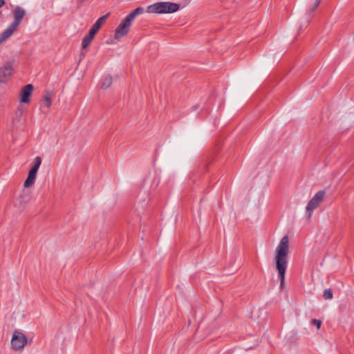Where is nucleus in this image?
Masks as SVG:
<instances>
[{"label":"nucleus","mask_w":354,"mask_h":354,"mask_svg":"<svg viewBox=\"0 0 354 354\" xmlns=\"http://www.w3.org/2000/svg\"><path fill=\"white\" fill-rule=\"evenodd\" d=\"M289 239L284 236L280 240L275 250L274 260L276 270L280 279V287L282 288L285 282V274L288 263Z\"/></svg>","instance_id":"obj_1"},{"label":"nucleus","mask_w":354,"mask_h":354,"mask_svg":"<svg viewBox=\"0 0 354 354\" xmlns=\"http://www.w3.org/2000/svg\"><path fill=\"white\" fill-rule=\"evenodd\" d=\"M12 22L0 34V45L12 35L26 15L23 8L17 7L12 10Z\"/></svg>","instance_id":"obj_2"},{"label":"nucleus","mask_w":354,"mask_h":354,"mask_svg":"<svg viewBox=\"0 0 354 354\" xmlns=\"http://www.w3.org/2000/svg\"><path fill=\"white\" fill-rule=\"evenodd\" d=\"M180 9L178 3L170 1H160L149 5L147 8V12L151 14H169L174 13Z\"/></svg>","instance_id":"obj_3"},{"label":"nucleus","mask_w":354,"mask_h":354,"mask_svg":"<svg viewBox=\"0 0 354 354\" xmlns=\"http://www.w3.org/2000/svg\"><path fill=\"white\" fill-rule=\"evenodd\" d=\"M325 195L323 190L317 192L315 195L308 202L306 211L308 217H310L313 211L320 205Z\"/></svg>","instance_id":"obj_4"},{"label":"nucleus","mask_w":354,"mask_h":354,"mask_svg":"<svg viewBox=\"0 0 354 354\" xmlns=\"http://www.w3.org/2000/svg\"><path fill=\"white\" fill-rule=\"evenodd\" d=\"M27 343V338L26 335L17 330H15L12 335L11 339V345L13 349L20 350L22 349Z\"/></svg>","instance_id":"obj_5"},{"label":"nucleus","mask_w":354,"mask_h":354,"mask_svg":"<svg viewBox=\"0 0 354 354\" xmlns=\"http://www.w3.org/2000/svg\"><path fill=\"white\" fill-rule=\"evenodd\" d=\"M131 23L124 18L115 31L114 38L120 40L121 38L127 36L129 32Z\"/></svg>","instance_id":"obj_6"},{"label":"nucleus","mask_w":354,"mask_h":354,"mask_svg":"<svg viewBox=\"0 0 354 354\" xmlns=\"http://www.w3.org/2000/svg\"><path fill=\"white\" fill-rule=\"evenodd\" d=\"M13 66L11 62H7L0 68V83L7 82L8 78L12 75Z\"/></svg>","instance_id":"obj_7"},{"label":"nucleus","mask_w":354,"mask_h":354,"mask_svg":"<svg viewBox=\"0 0 354 354\" xmlns=\"http://www.w3.org/2000/svg\"><path fill=\"white\" fill-rule=\"evenodd\" d=\"M33 86L31 84L26 85L21 91L20 101L23 103H29L30 96L33 91Z\"/></svg>","instance_id":"obj_8"},{"label":"nucleus","mask_w":354,"mask_h":354,"mask_svg":"<svg viewBox=\"0 0 354 354\" xmlns=\"http://www.w3.org/2000/svg\"><path fill=\"white\" fill-rule=\"evenodd\" d=\"M36 176L37 173H35L30 170L28 172V177L24 184V187L28 188L31 187L35 182Z\"/></svg>","instance_id":"obj_9"},{"label":"nucleus","mask_w":354,"mask_h":354,"mask_svg":"<svg viewBox=\"0 0 354 354\" xmlns=\"http://www.w3.org/2000/svg\"><path fill=\"white\" fill-rule=\"evenodd\" d=\"M144 12V8L142 7H138L136 8L133 11H132L130 14H129L125 18L132 24L133 19L138 16L142 14Z\"/></svg>","instance_id":"obj_10"},{"label":"nucleus","mask_w":354,"mask_h":354,"mask_svg":"<svg viewBox=\"0 0 354 354\" xmlns=\"http://www.w3.org/2000/svg\"><path fill=\"white\" fill-rule=\"evenodd\" d=\"M110 86H111V77H109L108 75V76L105 77L104 79L102 80L100 88H101L102 91H104L106 89H109Z\"/></svg>","instance_id":"obj_11"},{"label":"nucleus","mask_w":354,"mask_h":354,"mask_svg":"<svg viewBox=\"0 0 354 354\" xmlns=\"http://www.w3.org/2000/svg\"><path fill=\"white\" fill-rule=\"evenodd\" d=\"M41 164V158L39 156L35 157L34 158V165L30 170L35 173H37Z\"/></svg>","instance_id":"obj_12"},{"label":"nucleus","mask_w":354,"mask_h":354,"mask_svg":"<svg viewBox=\"0 0 354 354\" xmlns=\"http://www.w3.org/2000/svg\"><path fill=\"white\" fill-rule=\"evenodd\" d=\"M93 38L94 37L92 35H91L89 33L87 35H86L83 38L82 41V48H86V47H88L90 45V44L92 41Z\"/></svg>","instance_id":"obj_13"},{"label":"nucleus","mask_w":354,"mask_h":354,"mask_svg":"<svg viewBox=\"0 0 354 354\" xmlns=\"http://www.w3.org/2000/svg\"><path fill=\"white\" fill-rule=\"evenodd\" d=\"M44 104L49 108L51 106V93H48L44 97Z\"/></svg>","instance_id":"obj_14"},{"label":"nucleus","mask_w":354,"mask_h":354,"mask_svg":"<svg viewBox=\"0 0 354 354\" xmlns=\"http://www.w3.org/2000/svg\"><path fill=\"white\" fill-rule=\"evenodd\" d=\"M100 28V27L98 26V24H94L88 33L94 37Z\"/></svg>","instance_id":"obj_15"},{"label":"nucleus","mask_w":354,"mask_h":354,"mask_svg":"<svg viewBox=\"0 0 354 354\" xmlns=\"http://www.w3.org/2000/svg\"><path fill=\"white\" fill-rule=\"evenodd\" d=\"M109 13H107L102 17H100L95 24H98V26L101 27L103 24H104L105 21L108 18Z\"/></svg>","instance_id":"obj_16"},{"label":"nucleus","mask_w":354,"mask_h":354,"mask_svg":"<svg viewBox=\"0 0 354 354\" xmlns=\"http://www.w3.org/2000/svg\"><path fill=\"white\" fill-rule=\"evenodd\" d=\"M324 297L326 299H330L333 298V292L330 289H326L324 291Z\"/></svg>","instance_id":"obj_17"},{"label":"nucleus","mask_w":354,"mask_h":354,"mask_svg":"<svg viewBox=\"0 0 354 354\" xmlns=\"http://www.w3.org/2000/svg\"><path fill=\"white\" fill-rule=\"evenodd\" d=\"M319 3H320V0H315V2L314 3V4L309 8V10H308L309 15H310L317 8V7L319 6Z\"/></svg>","instance_id":"obj_18"},{"label":"nucleus","mask_w":354,"mask_h":354,"mask_svg":"<svg viewBox=\"0 0 354 354\" xmlns=\"http://www.w3.org/2000/svg\"><path fill=\"white\" fill-rule=\"evenodd\" d=\"M311 323L312 324L315 325L317 328H319L322 324V322L316 319H312Z\"/></svg>","instance_id":"obj_19"},{"label":"nucleus","mask_w":354,"mask_h":354,"mask_svg":"<svg viewBox=\"0 0 354 354\" xmlns=\"http://www.w3.org/2000/svg\"><path fill=\"white\" fill-rule=\"evenodd\" d=\"M5 0H0V8L5 4Z\"/></svg>","instance_id":"obj_20"},{"label":"nucleus","mask_w":354,"mask_h":354,"mask_svg":"<svg viewBox=\"0 0 354 354\" xmlns=\"http://www.w3.org/2000/svg\"><path fill=\"white\" fill-rule=\"evenodd\" d=\"M1 15V12H0V15Z\"/></svg>","instance_id":"obj_21"}]
</instances>
